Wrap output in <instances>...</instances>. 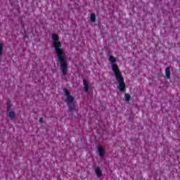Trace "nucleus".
<instances>
[{
  "mask_svg": "<svg viewBox=\"0 0 180 180\" xmlns=\"http://www.w3.org/2000/svg\"><path fill=\"white\" fill-rule=\"evenodd\" d=\"M63 91L65 92V95L66 96L65 102L68 103L70 110H75V105H71V103H72V102H74L75 101L74 97L71 96V94H70V91L67 90V89H63Z\"/></svg>",
  "mask_w": 180,
  "mask_h": 180,
  "instance_id": "3",
  "label": "nucleus"
},
{
  "mask_svg": "<svg viewBox=\"0 0 180 180\" xmlns=\"http://www.w3.org/2000/svg\"><path fill=\"white\" fill-rule=\"evenodd\" d=\"M83 85L85 92H88L89 91V84L88 83V81L86 79L83 80Z\"/></svg>",
  "mask_w": 180,
  "mask_h": 180,
  "instance_id": "5",
  "label": "nucleus"
},
{
  "mask_svg": "<svg viewBox=\"0 0 180 180\" xmlns=\"http://www.w3.org/2000/svg\"><path fill=\"white\" fill-rule=\"evenodd\" d=\"M3 50H4V44L0 43V56L2 54Z\"/></svg>",
  "mask_w": 180,
  "mask_h": 180,
  "instance_id": "11",
  "label": "nucleus"
},
{
  "mask_svg": "<svg viewBox=\"0 0 180 180\" xmlns=\"http://www.w3.org/2000/svg\"><path fill=\"white\" fill-rule=\"evenodd\" d=\"M165 75L168 79L171 78V70L169 69V67H167L165 70Z\"/></svg>",
  "mask_w": 180,
  "mask_h": 180,
  "instance_id": "7",
  "label": "nucleus"
},
{
  "mask_svg": "<svg viewBox=\"0 0 180 180\" xmlns=\"http://www.w3.org/2000/svg\"><path fill=\"white\" fill-rule=\"evenodd\" d=\"M124 99L125 101H127V102H129V101H130V96L129 95V94H125Z\"/></svg>",
  "mask_w": 180,
  "mask_h": 180,
  "instance_id": "10",
  "label": "nucleus"
},
{
  "mask_svg": "<svg viewBox=\"0 0 180 180\" xmlns=\"http://www.w3.org/2000/svg\"><path fill=\"white\" fill-rule=\"evenodd\" d=\"M97 150H98L100 157L102 158V157H103V155H105V150H103V148H102V146H98Z\"/></svg>",
  "mask_w": 180,
  "mask_h": 180,
  "instance_id": "4",
  "label": "nucleus"
},
{
  "mask_svg": "<svg viewBox=\"0 0 180 180\" xmlns=\"http://www.w3.org/2000/svg\"><path fill=\"white\" fill-rule=\"evenodd\" d=\"M39 122H40V123H43V122H44L43 117H41V118L39 119Z\"/></svg>",
  "mask_w": 180,
  "mask_h": 180,
  "instance_id": "12",
  "label": "nucleus"
},
{
  "mask_svg": "<svg viewBox=\"0 0 180 180\" xmlns=\"http://www.w3.org/2000/svg\"><path fill=\"white\" fill-rule=\"evenodd\" d=\"M8 117L11 119V120H13L15 117H16V114H15V112L13 111H10L8 112Z\"/></svg>",
  "mask_w": 180,
  "mask_h": 180,
  "instance_id": "8",
  "label": "nucleus"
},
{
  "mask_svg": "<svg viewBox=\"0 0 180 180\" xmlns=\"http://www.w3.org/2000/svg\"><path fill=\"white\" fill-rule=\"evenodd\" d=\"M90 20H91V22H94L95 20H96V15H95V13L91 14Z\"/></svg>",
  "mask_w": 180,
  "mask_h": 180,
  "instance_id": "9",
  "label": "nucleus"
},
{
  "mask_svg": "<svg viewBox=\"0 0 180 180\" xmlns=\"http://www.w3.org/2000/svg\"><path fill=\"white\" fill-rule=\"evenodd\" d=\"M52 44L55 49L57 58L56 61L60 63V70L62 72V78H65L67 75V71L68 68V63H67V56H65V52L63 49H61V42L58 41V35L52 34Z\"/></svg>",
  "mask_w": 180,
  "mask_h": 180,
  "instance_id": "1",
  "label": "nucleus"
},
{
  "mask_svg": "<svg viewBox=\"0 0 180 180\" xmlns=\"http://www.w3.org/2000/svg\"><path fill=\"white\" fill-rule=\"evenodd\" d=\"M95 172L98 178H101V176H102V170H101V167H96L95 169Z\"/></svg>",
  "mask_w": 180,
  "mask_h": 180,
  "instance_id": "6",
  "label": "nucleus"
},
{
  "mask_svg": "<svg viewBox=\"0 0 180 180\" xmlns=\"http://www.w3.org/2000/svg\"><path fill=\"white\" fill-rule=\"evenodd\" d=\"M108 60L111 64L112 70L116 77V79L120 84L119 89L120 91H122L124 90L125 85L124 81L123 80V77L122 76V73H120V70H119V67L116 62L117 61V58L112 55L108 56Z\"/></svg>",
  "mask_w": 180,
  "mask_h": 180,
  "instance_id": "2",
  "label": "nucleus"
}]
</instances>
